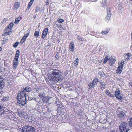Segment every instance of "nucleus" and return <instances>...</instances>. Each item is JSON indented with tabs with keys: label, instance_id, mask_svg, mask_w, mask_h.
I'll return each mask as SVG.
<instances>
[{
	"label": "nucleus",
	"instance_id": "1",
	"mask_svg": "<svg viewBox=\"0 0 132 132\" xmlns=\"http://www.w3.org/2000/svg\"><path fill=\"white\" fill-rule=\"evenodd\" d=\"M17 96L18 101V104L20 106L24 105L27 103V101L30 100L28 97L27 98L26 92L24 90L19 91Z\"/></svg>",
	"mask_w": 132,
	"mask_h": 132
},
{
	"label": "nucleus",
	"instance_id": "2",
	"mask_svg": "<svg viewBox=\"0 0 132 132\" xmlns=\"http://www.w3.org/2000/svg\"><path fill=\"white\" fill-rule=\"evenodd\" d=\"M130 128L129 124L125 122H123L119 126V128L120 132H127L130 129Z\"/></svg>",
	"mask_w": 132,
	"mask_h": 132
},
{
	"label": "nucleus",
	"instance_id": "3",
	"mask_svg": "<svg viewBox=\"0 0 132 132\" xmlns=\"http://www.w3.org/2000/svg\"><path fill=\"white\" fill-rule=\"evenodd\" d=\"M125 112L122 111H118L117 112V114L118 117L120 120H123L127 118V116Z\"/></svg>",
	"mask_w": 132,
	"mask_h": 132
},
{
	"label": "nucleus",
	"instance_id": "4",
	"mask_svg": "<svg viewBox=\"0 0 132 132\" xmlns=\"http://www.w3.org/2000/svg\"><path fill=\"white\" fill-rule=\"evenodd\" d=\"M22 130L23 132H35L34 127L28 126L22 127Z\"/></svg>",
	"mask_w": 132,
	"mask_h": 132
},
{
	"label": "nucleus",
	"instance_id": "5",
	"mask_svg": "<svg viewBox=\"0 0 132 132\" xmlns=\"http://www.w3.org/2000/svg\"><path fill=\"white\" fill-rule=\"evenodd\" d=\"M98 78H95L93 80V81L90 82L88 85V86L91 89L97 86V84L98 82Z\"/></svg>",
	"mask_w": 132,
	"mask_h": 132
},
{
	"label": "nucleus",
	"instance_id": "6",
	"mask_svg": "<svg viewBox=\"0 0 132 132\" xmlns=\"http://www.w3.org/2000/svg\"><path fill=\"white\" fill-rule=\"evenodd\" d=\"M124 62L125 60H122L120 63V62H119V63L120 64L116 71V73H117L120 74L121 73L123 67V65L124 64Z\"/></svg>",
	"mask_w": 132,
	"mask_h": 132
},
{
	"label": "nucleus",
	"instance_id": "7",
	"mask_svg": "<svg viewBox=\"0 0 132 132\" xmlns=\"http://www.w3.org/2000/svg\"><path fill=\"white\" fill-rule=\"evenodd\" d=\"M115 96L117 98L120 99V100H122L123 98L120 95V92L119 88L117 89L115 92Z\"/></svg>",
	"mask_w": 132,
	"mask_h": 132
},
{
	"label": "nucleus",
	"instance_id": "8",
	"mask_svg": "<svg viewBox=\"0 0 132 132\" xmlns=\"http://www.w3.org/2000/svg\"><path fill=\"white\" fill-rule=\"evenodd\" d=\"M4 79L0 76V90L3 89L4 86Z\"/></svg>",
	"mask_w": 132,
	"mask_h": 132
},
{
	"label": "nucleus",
	"instance_id": "9",
	"mask_svg": "<svg viewBox=\"0 0 132 132\" xmlns=\"http://www.w3.org/2000/svg\"><path fill=\"white\" fill-rule=\"evenodd\" d=\"M19 63V61L17 59H14L13 62V69H16Z\"/></svg>",
	"mask_w": 132,
	"mask_h": 132
},
{
	"label": "nucleus",
	"instance_id": "10",
	"mask_svg": "<svg viewBox=\"0 0 132 132\" xmlns=\"http://www.w3.org/2000/svg\"><path fill=\"white\" fill-rule=\"evenodd\" d=\"M75 47L74 43L73 42H71L69 45V49L70 50V52H73L75 50L74 48Z\"/></svg>",
	"mask_w": 132,
	"mask_h": 132
},
{
	"label": "nucleus",
	"instance_id": "11",
	"mask_svg": "<svg viewBox=\"0 0 132 132\" xmlns=\"http://www.w3.org/2000/svg\"><path fill=\"white\" fill-rule=\"evenodd\" d=\"M52 79L54 80L57 81H59L61 79V78L60 77V75H53Z\"/></svg>",
	"mask_w": 132,
	"mask_h": 132
},
{
	"label": "nucleus",
	"instance_id": "12",
	"mask_svg": "<svg viewBox=\"0 0 132 132\" xmlns=\"http://www.w3.org/2000/svg\"><path fill=\"white\" fill-rule=\"evenodd\" d=\"M5 110L3 106L2 103L0 102V115H2L4 113Z\"/></svg>",
	"mask_w": 132,
	"mask_h": 132
},
{
	"label": "nucleus",
	"instance_id": "13",
	"mask_svg": "<svg viewBox=\"0 0 132 132\" xmlns=\"http://www.w3.org/2000/svg\"><path fill=\"white\" fill-rule=\"evenodd\" d=\"M90 10L88 7H86L84 9V10L81 12V13H84V14L88 15L90 13Z\"/></svg>",
	"mask_w": 132,
	"mask_h": 132
},
{
	"label": "nucleus",
	"instance_id": "14",
	"mask_svg": "<svg viewBox=\"0 0 132 132\" xmlns=\"http://www.w3.org/2000/svg\"><path fill=\"white\" fill-rule=\"evenodd\" d=\"M110 29L109 28H105L104 30L102 31L101 33L103 35H106L109 32Z\"/></svg>",
	"mask_w": 132,
	"mask_h": 132
},
{
	"label": "nucleus",
	"instance_id": "15",
	"mask_svg": "<svg viewBox=\"0 0 132 132\" xmlns=\"http://www.w3.org/2000/svg\"><path fill=\"white\" fill-rule=\"evenodd\" d=\"M20 3L19 2H16L14 4V6L13 7V9L14 10H17L20 5Z\"/></svg>",
	"mask_w": 132,
	"mask_h": 132
},
{
	"label": "nucleus",
	"instance_id": "16",
	"mask_svg": "<svg viewBox=\"0 0 132 132\" xmlns=\"http://www.w3.org/2000/svg\"><path fill=\"white\" fill-rule=\"evenodd\" d=\"M20 51L19 50H17L16 52V54L15 56L14 59H17L18 60V58L20 56Z\"/></svg>",
	"mask_w": 132,
	"mask_h": 132
},
{
	"label": "nucleus",
	"instance_id": "17",
	"mask_svg": "<svg viewBox=\"0 0 132 132\" xmlns=\"http://www.w3.org/2000/svg\"><path fill=\"white\" fill-rule=\"evenodd\" d=\"M23 90L25 92L26 91L28 93H29L32 90V89L31 88L27 86Z\"/></svg>",
	"mask_w": 132,
	"mask_h": 132
},
{
	"label": "nucleus",
	"instance_id": "18",
	"mask_svg": "<svg viewBox=\"0 0 132 132\" xmlns=\"http://www.w3.org/2000/svg\"><path fill=\"white\" fill-rule=\"evenodd\" d=\"M109 61L111 64L113 65L114 63L116 61V60L115 59L112 58V57H111L109 59Z\"/></svg>",
	"mask_w": 132,
	"mask_h": 132
},
{
	"label": "nucleus",
	"instance_id": "19",
	"mask_svg": "<svg viewBox=\"0 0 132 132\" xmlns=\"http://www.w3.org/2000/svg\"><path fill=\"white\" fill-rule=\"evenodd\" d=\"M107 0H102L100 2V3L103 7H105L106 5Z\"/></svg>",
	"mask_w": 132,
	"mask_h": 132
},
{
	"label": "nucleus",
	"instance_id": "20",
	"mask_svg": "<svg viewBox=\"0 0 132 132\" xmlns=\"http://www.w3.org/2000/svg\"><path fill=\"white\" fill-rule=\"evenodd\" d=\"M60 72V71L55 69L52 71V74H59Z\"/></svg>",
	"mask_w": 132,
	"mask_h": 132
},
{
	"label": "nucleus",
	"instance_id": "21",
	"mask_svg": "<svg viewBox=\"0 0 132 132\" xmlns=\"http://www.w3.org/2000/svg\"><path fill=\"white\" fill-rule=\"evenodd\" d=\"M14 24L13 23H11L7 27V28H6V31H7L8 30H7V29H9L10 30H11V29L14 26Z\"/></svg>",
	"mask_w": 132,
	"mask_h": 132
},
{
	"label": "nucleus",
	"instance_id": "22",
	"mask_svg": "<svg viewBox=\"0 0 132 132\" xmlns=\"http://www.w3.org/2000/svg\"><path fill=\"white\" fill-rule=\"evenodd\" d=\"M22 19V18L21 16H19V17L15 19V20L14 22V23L15 24H18L19 23V21L21 20Z\"/></svg>",
	"mask_w": 132,
	"mask_h": 132
},
{
	"label": "nucleus",
	"instance_id": "23",
	"mask_svg": "<svg viewBox=\"0 0 132 132\" xmlns=\"http://www.w3.org/2000/svg\"><path fill=\"white\" fill-rule=\"evenodd\" d=\"M39 31H35L34 34V36L36 38L38 37L39 36Z\"/></svg>",
	"mask_w": 132,
	"mask_h": 132
},
{
	"label": "nucleus",
	"instance_id": "24",
	"mask_svg": "<svg viewBox=\"0 0 132 132\" xmlns=\"http://www.w3.org/2000/svg\"><path fill=\"white\" fill-rule=\"evenodd\" d=\"M107 16H109L111 17V12H110V8H108L107 9Z\"/></svg>",
	"mask_w": 132,
	"mask_h": 132
},
{
	"label": "nucleus",
	"instance_id": "25",
	"mask_svg": "<svg viewBox=\"0 0 132 132\" xmlns=\"http://www.w3.org/2000/svg\"><path fill=\"white\" fill-rule=\"evenodd\" d=\"M77 38L78 40L80 41H83L84 40V38L79 35L77 36Z\"/></svg>",
	"mask_w": 132,
	"mask_h": 132
},
{
	"label": "nucleus",
	"instance_id": "26",
	"mask_svg": "<svg viewBox=\"0 0 132 132\" xmlns=\"http://www.w3.org/2000/svg\"><path fill=\"white\" fill-rule=\"evenodd\" d=\"M3 42H4V43H3V44L6 42L8 40V38L7 36H5L3 38Z\"/></svg>",
	"mask_w": 132,
	"mask_h": 132
},
{
	"label": "nucleus",
	"instance_id": "27",
	"mask_svg": "<svg viewBox=\"0 0 132 132\" xmlns=\"http://www.w3.org/2000/svg\"><path fill=\"white\" fill-rule=\"evenodd\" d=\"M108 56L106 55L105 56V57L104 59V60L103 61V63L104 64H105L106 62H107V61L109 60V59L108 58Z\"/></svg>",
	"mask_w": 132,
	"mask_h": 132
},
{
	"label": "nucleus",
	"instance_id": "28",
	"mask_svg": "<svg viewBox=\"0 0 132 132\" xmlns=\"http://www.w3.org/2000/svg\"><path fill=\"white\" fill-rule=\"evenodd\" d=\"M9 97H4L1 100L3 101H7L9 100Z\"/></svg>",
	"mask_w": 132,
	"mask_h": 132
},
{
	"label": "nucleus",
	"instance_id": "29",
	"mask_svg": "<svg viewBox=\"0 0 132 132\" xmlns=\"http://www.w3.org/2000/svg\"><path fill=\"white\" fill-rule=\"evenodd\" d=\"M111 17L107 16L105 19V20L107 22H109L110 20Z\"/></svg>",
	"mask_w": 132,
	"mask_h": 132
},
{
	"label": "nucleus",
	"instance_id": "30",
	"mask_svg": "<svg viewBox=\"0 0 132 132\" xmlns=\"http://www.w3.org/2000/svg\"><path fill=\"white\" fill-rule=\"evenodd\" d=\"M79 60L78 58L75 61H74V65L77 66L78 65Z\"/></svg>",
	"mask_w": 132,
	"mask_h": 132
},
{
	"label": "nucleus",
	"instance_id": "31",
	"mask_svg": "<svg viewBox=\"0 0 132 132\" xmlns=\"http://www.w3.org/2000/svg\"><path fill=\"white\" fill-rule=\"evenodd\" d=\"M24 112H22L21 111H20L19 112V115L20 117H22L23 115H24Z\"/></svg>",
	"mask_w": 132,
	"mask_h": 132
},
{
	"label": "nucleus",
	"instance_id": "32",
	"mask_svg": "<svg viewBox=\"0 0 132 132\" xmlns=\"http://www.w3.org/2000/svg\"><path fill=\"white\" fill-rule=\"evenodd\" d=\"M45 95L44 93L42 92L39 94V96L41 98H42L45 96Z\"/></svg>",
	"mask_w": 132,
	"mask_h": 132
},
{
	"label": "nucleus",
	"instance_id": "33",
	"mask_svg": "<svg viewBox=\"0 0 132 132\" xmlns=\"http://www.w3.org/2000/svg\"><path fill=\"white\" fill-rule=\"evenodd\" d=\"M57 21L59 23H61L64 22V20L63 19H62L60 18H59L57 19Z\"/></svg>",
	"mask_w": 132,
	"mask_h": 132
},
{
	"label": "nucleus",
	"instance_id": "34",
	"mask_svg": "<svg viewBox=\"0 0 132 132\" xmlns=\"http://www.w3.org/2000/svg\"><path fill=\"white\" fill-rule=\"evenodd\" d=\"M100 87L101 88H103V89H105L106 87L105 85L104 84H103V83L102 82H101V85H100Z\"/></svg>",
	"mask_w": 132,
	"mask_h": 132
},
{
	"label": "nucleus",
	"instance_id": "35",
	"mask_svg": "<svg viewBox=\"0 0 132 132\" xmlns=\"http://www.w3.org/2000/svg\"><path fill=\"white\" fill-rule=\"evenodd\" d=\"M47 35V34L43 31L42 37L44 39L45 37Z\"/></svg>",
	"mask_w": 132,
	"mask_h": 132
},
{
	"label": "nucleus",
	"instance_id": "36",
	"mask_svg": "<svg viewBox=\"0 0 132 132\" xmlns=\"http://www.w3.org/2000/svg\"><path fill=\"white\" fill-rule=\"evenodd\" d=\"M40 7H39L38 6H37L35 9V13H36V12L40 11Z\"/></svg>",
	"mask_w": 132,
	"mask_h": 132
},
{
	"label": "nucleus",
	"instance_id": "37",
	"mask_svg": "<svg viewBox=\"0 0 132 132\" xmlns=\"http://www.w3.org/2000/svg\"><path fill=\"white\" fill-rule=\"evenodd\" d=\"M90 34L94 36L96 35V32L93 31H91L90 32Z\"/></svg>",
	"mask_w": 132,
	"mask_h": 132
},
{
	"label": "nucleus",
	"instance_id": "38",
	"mask_svg": "<svg viewBox=\"0 0 132 132\" xmlns=\"http://www.w3.org/2000/svg\"><path fill=\"white\" fill-rule=\"evenodd\" d=\"M19 44L18 42H16L13 45V47L14 48H16L18 46Z\"/></svg>",
	"mask_w": 132,
	"mask_h": 132
},
{
	"label": "nucleus",
	"instance_id": "39",
	"mask_svg": "<svg viewBox=\"0 0 132 132\" xmlns=\"http://www.w3.org/2000/svg\"><path fill=\"white\" fill-rule=\"evenodd\" d=\"M29 35V33H27L26 34L24 35V36H23V38L25 39H26L27 38V37H28V36Z\"/></svg>",
	"mask_w": 132,
	"mask_h": 132
},
{
	"label": "nucleus",
	"instance_id": "40",
	"mask_svg": "<svg viewBox=\"0 0 132 132\" xmlns=\"http://www.w3.org/2000/svg\"><path fill=\"white\" fill-rule=\"evenodd\" d=\"M24 115H23V117H22L24 118L25 119H27L28 118V115H27V114L26 113L24 112Z\"/></svg>",
	"mask_w": 132,
	"mask_h": 132
},
{
	"label": "nucleus",
	"instance_id": "41",
	"mask_svg": "<svg viewBox=\"0 0 132 132\" xmlns=\"http://www.w3.org/2000/svg\"><path fill=\"white\" fill-rule=\"evenodd\" d=\"M25 40V39L23 38L22 37L20 42V43L21 44H22L23 43Z\"/></svg>",
	"mask_w": 132,
	"mask_h": 132
},
{
	"label": "nucleus",
	"instance_id": "42",
	"mask_svg": "<svg viewBox=\"0 0 132 132\" xmlns=\"http://www.w3.org/2000/svg\"><path fill=\"white\" fill-rule=\"evenodd\" d=\"M84 2H93L94 1L93 0H83Z\"/></svg>",
	"mask_w": 132,
	"mask_h": 132
},
{
	"label": "nucleus",
	"instance_id": "43",
	"mask_svg": "<svg viewBox=\"0 0 132 132\" xmlns=\"http://www.w3.org/2000/svg\"><path fill=\"white\" fill-rule=\"evenodd\" d=\"M48 31V29L47 28H44L43 31V32H45L47 34Z\"/></svg>",
	"mask_w": 132,
	"mask_h": 132
},
{
	"label": "nucleus",
	"instance_id": "44",
	"mask_svg": "<svg viewBox=\"0 0 132 132\" xmlns=\"http://www.w3.org/2000/svg\"><path fill=\"white\" fill-rule=\"evenodd\" d=\"M105 93L106 94L108 95L109 96L110 94L111 93L109 91V90H106L105 92Z\"/></svg>",
	"mask_w": 132,
	"mask_h": 132
},
{
	"label": "nucleus",
	"instance_id": "45",
	"mask_svg": "<svg viewBox=\"0 0 132 132\" xmlns=\"http://www.w3.org/2000/svg\"><path fill=\"white\" fill-rule=\"evenodd\" d=\"M34 0H31L30 2H29L28 5L31 6V5L33 3Z\"/></svg>",
	"mask_w": 132,
	"mask_h": 132
},
{
	"label": "nucleus",
	"instance_id": "46",
	"mask_svg": "<svg viewBox=\"0 0 132 132\" xmlns=\"http://www.w3.org/2000/svg\"><path fill=\"white\" fill-rule=\"evenodd\" d=\"M55 58L58 60L59 59V56L58 55V52H56V55L55 56Z\"/></svg>",
	"mask_w": 132,
	"mask_h": 132
},
{
	"label": "nucleus",
	"instance_id": "47",
	"mask_svg": "<svg viewBox=\"0 0 132 132\" xmlns=\"http://www.w3.org/2000/svg\"><path fill=\"white\" fill-rule=\"evenodd\" d=\"M6 34L7 35H9L11 34H12V32L11 31H9L8 32H6Z\"/></svg>",
	"mask_w": 132,
	"mask_h": 132
},
{
	"label": "nucleus",
	"instance_id": "48",
	"mask_svg": "<svg viewBox=\"0 0 132 132\" xmlns=\"http://www.w3.org/2000/svg\"><path fill=\"white\" fill-rule=\"evenodd\" d=\"M109 96L110 97L113 98H114L115 96H114V95H113V94H112L110 93V95Z\"/></svg>",
	"mask_w": 132,
	"mask_h": 132
},
{
	"label": "nucleus",
	"instance_id": "49",
	"mask_svg": "<svg viewBox=\"0 0 132 132\" xmlns=\"http://www.w3.org/2000/svg\"><path fill=\"white\" fill-rule=\"evenodd\" d=\"M130 123L131 125V127H132V117L130 119Z\"/></svg>",
	"mask_w": 132,
	"mask_h": 132
},
{
	"label": "nucleus",
	"instance_id": "50",
	"mask_svg": "<svg viewBox=\"0 0 132 132\" xmlns=\"http://www.w3.org/2000/svg\"><path fill=\"white\" fill-rule=\"evenodd\" d=\"M126 55L128 57H130L131 56V54L130 53H127Z\"/></svg>",
	"mask_w": 132,
	"mask_h": 132
},
{
	"label": "nucleus",
	"instance_id": "51",
	"mask_svg": "<svg viewBox=\"0 0 132 132\" xmlns=\"http://www.w3.org/2000/svg\"><path fill=\"white\" fill-rule=\"evenodd\" d=\"M109 132H117V131L114 130H110L109 131Z\"/></svg>",
	"mask_w": 132,
	"mask_h": 132
},
{
	"label": "nucleus",
	"instance_id": "52",
	"mask_svg": "<svg viewBox=\"0 0 132 132\" xmlns=\"http://www.w3.org/2000/svg\"><path fill=\"white\" fill-rule=\"evenodd\" d=\"M31 6H30L29 5H28V6H27V9L26 10L27 11V10H29L30 8V7H31Z\"/></svg>",
	"mask_w": 132,
	"mask_h": 132
},
{
	"label": "nucleus",
	"instance_id": "53",
	"mask_svg": "<svg viewBox=\"0 0 132 132\" xmlns=\"http://www.w3.org/2000/svg\"><path fill=\"white\" fill-rule=\"evenodd\" d=\"M36 17V14L34 15L33 16V18L34 19H35Z\"/></svg>",
	"mask_w": 132,
	"mask_h": 132
},
{
	"label": "nucleus",
	"instance_id": "54",
	"mask_svg": "<svg viewBox=\"0 0 132 132\" xmlns=\"http://www.w3.org/2000/svg\"><path fill=\"white\" fill-rule=\"evenodd\" d=\"M6 32H4L2 34V36H4L5 35H6Z\"/></svg>",
	"mask_w": 132,
	"mask_h": 132
},
{
	"label": "nucleus",
	"instance_id": "55",
	"mask_svg": "<svg viewBox=\"0 0 132 132\" xmlns=\"http://www.w3.org/2000/svg\"><path fill=\"white\" fill-rule=\"evenodd\" d=\"M130 59V58L129 57H127V58H126V59H127L128 60H129Z\"/></svg>",
	"mask_w": 132,
	"mask_h": 132
},
{
	"label": "nucleus",
	"instance_id": "56",
	"mask_svg": "<svg viewBox=\"0 0 132 132\" xmlns=\"http://www.w3.org/2000/svg\"><path fill=\"white\" fill-rule=\"evenodd\" d=\"M131 44H132V45L130 46V50H131L132 51V43Z\"/></svg>",
	"mask_w": 132,
	"mask_h": 132
},
{
	"label": "nucleus",
	"instance_id": "57",
	"mask_svg": "<svg viewBox=\"0 0 132 132\" xmlns=\"http://www.w3.org/2000/svg\"><path fill=\"white\" fill-rule=\"evenodd\" d=\"M129 84H130V85H131V87H132V82L129 83Z\"/></svg>",
	"mask_w": 132,
	"mask_h": 132
},
{
	"label": "nucleus",
	"instance_id": "58",
	"mask_svg": "<svg viewBox=\"0 0 132 132\" xmlns=\"http://www.w3.org/2000/svg\"><path fill=\"white\" fill-rule=\"evenodd\" d=\"M47 46H49L50 47L51 46V45L50 44H48V45H47Z\"/></svg>",
	"mask_w": 132,
	"mask_h": 132
},
{
	"label": "nucleus",
	"instance_id": "59",
	"mask_svg": "<svg viewBox=\"0 0 132 132\" xmlns=\"http://www.w3.org/2000/svg\"><path fill=\"white\" fill-rule=\"evenodd\" d=\"M3 91H1L0 92V94H2L3 93Z\"/></svg>",
	"mask_w": 132,
	"mask_h": 132
},
{
	"label": "nucleus",
	"instance_id": "60",
	"mask_svg": "<svg viewBox=\"0 0 132 132\" xmlns=\"http://www.w3.org/2000/svg\"><path fill=\"white\" fill-rule=\"evenodd\" d=\"M2 48L0 47V52L2 50Z\"/></svg>",
	"mask_w": 132,
	"mask_h": 132
},
{
	"label": "nucleus",
	"instance_id": "61",
	"mask_svg": "<svg viewBox=\"0 0 132 132\" xmlns=\"http://www.w3.org/2000/svg\"><path fill=\"white\" fill-rule=\"evenodd\" d=\"M60 28H62V29L63 27H62V26H61V25L60 26Z\"/></svg>",
	"mask_w": 132,
	"mask_h": 132
},
{
	"label": "nucleus",
	"instance_id": "62",
	"mask_svg": "<svg viewBox=\"0 0 132 132\" xmlns=\"http://www.w3.org/2000/svg\"><path fill=\"white\" fill-rule=\"evenodd\" d=\"M51 75H49L48 76V77H49L50 76H51Z\"/></svg>",
	"mask_w": 132,
	"mask_h": 132
},
{
	"label": "nucleus",
	"instance_id": "63",
	"mask_svg": "<svg viewBox=\"0 0 132 132\" xmlns=\"http://www.w3.org/2000/svg\"><path fill=\"white\" fill-rule=\"evenodd\" d=\"M102 73H103V72L102 71V73H101V75H102Z\"/></svg>",
	"mask_w": 132,
	"mask_h": 132
},
{
	"label": "nucleus",
	"instance_id": "64",
	"mask_svg": "<svg viewBox=\"0 0 132 132\" xmlns=\"http://www.w3.org/2000/svg\"><path fill=\"white\" fill-rule=\"evenodd\" d=\"M36 101H37V100H36V99H35Z\"/></svg>",
	"mask_w": 132,
	"mask_h": 132
}]
</instances>
